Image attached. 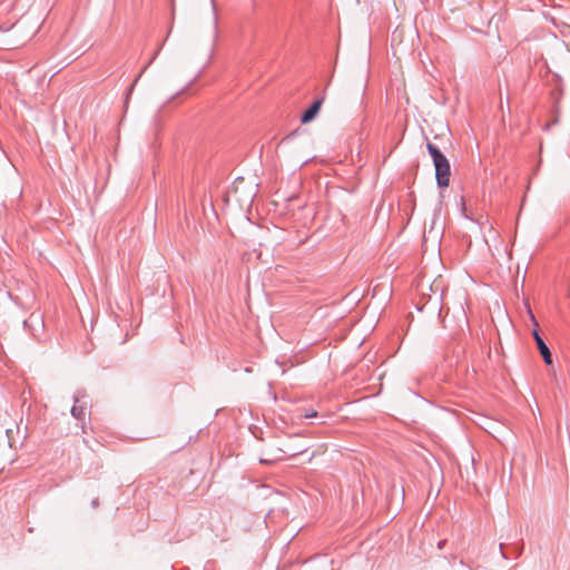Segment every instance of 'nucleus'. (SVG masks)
I'll return each mask as SVG.
<instances>
[{"instance_id":"1","label":"nucleus","mask_w":570,"mask_h":570,"mask_svg":"<svg viewBox=\"0 0 570 570\" xmlns=\"http://www.w3.org/2000/svg\"><path fill=\"white\" fill-rule=\"evenodd\" d=\"M428 150L433 158L435 177L440 187H448L450 181V165L445 156L432 144H428Z\"/></svg>"},{"instance_id":"2","label":"nucleus","mask_w":570,"mask_h":570,"mask_svg":"<svg viewBox=\"0 0 570 570\" xmlns=\"http://www.w3.org/2000/svg\"><path fill=\"white\" fill-rule=\"evenodd\" d=\"M528 312L530 315V320H531L532 324L534 325V330L532 331V336L537 343V347H538L541 356L543 357L544 363L547 365H551L552 364L551 352H550L549 347L547 346V344L544 343V341L542 340V337L539 335V332H538L539 324H538L533 313L531 312L530 307H528Z\"/></svg>"},{"instance_id":"3","label":"nucleus","mask_w":570,"mask_h":570,"mask_svg":"<svg viewBox=\"0 0 570 570\" xmlns=\"http://www.w3.org/2000/svg\"><path fill=\"white\" fill-rule=\"evenodd\" d=\"M322 104L323 99L315 100L313 105L303 114L301 118L302 124H308L312 121L321 110Z\"/></svg>"},{"instance_id":"4","label":"nucleus","mask_w":570,"mask_h":570,"mask_svg":"<svg viewBox=\"0 0 570 570\" xmlns=\"http://www.w3.org/2000/svg\"><path fill=\"white\" fill-rule=\"evenodd\" d=\"M243 184L244 179H237L234 184L232 191L229 193V196L233 197L235 200H239L238 193Z\"/></svg>"},{"instance_id":"5","label":"nucleus","mask_w":570,"mask_h":570,"mask_svg":"<svg viewBox=\"0 0 570 570\" xmlns=\"http://www.w3.org/2000/svg\"><path fill=\"white\" fill-rule=\"evenodd\" d=\"M71 414L77 419H82L86 414V409L81 405H73L71 409Z\"/></svg>"},{"instance_id":"6","label":"nucleus","mask_w":570,"mask_h":570,"mask_svg":"<svg viewBox=\"0 0 570 570\" xmlns=\"http://www.w3.org/2000/svg\"><path fill=\"white\" fill-rule=\"evenodd\" d=\"M431 289L433 292H444V285L441 276L434 279L433 284L431 285Z\"/></svg>"},{"instance_id":"7","label":"nucleus","mask_w":570,"mask_h":570,"mask_svg":"<svg viewBox=\"0 0 570 570\" xmlns=\"http://www.w3.org/2000/svg\"><path fill=\"white\" fill-rule=\"evenodd\" d=\"M317 416V412L316 411H308L304 414V417L305 419H309V417H316Z\"/></svg>"}]
</instances>
